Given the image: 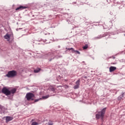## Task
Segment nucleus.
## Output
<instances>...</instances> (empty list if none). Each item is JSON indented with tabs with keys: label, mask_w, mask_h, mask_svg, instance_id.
Segmentation results:
<instances>
[{
	"label": "nucleus",
	"mask_w": 125,
	"mask_h": 125,
	"mask_svg": "<svg viewBox=\"0 0 125 125\" xmlns=\"http://www.w3.org/2000/svg\"><path fill=\"white\" fill-rule=\"evenodd\" d=\"M106 108H104L101 111H99L98 114L96 115V119H101L103 120L104 118V115H105V112H106Z\"/></svg>",
	"instance_id": "1"
},
{
	"label": "nucleus",
	"mask_w": 125,
	"mask_h": 125,
	"mask_svg": "<svg viewBox=\"0 0 125 125\" xmlns=\"http://www.w3.org/2000/svg\"><path fill=\"white\" fill-rule=\"evenodd\" d=\"M17 72H16V71L12 70L8 72L6 76L8 77V78H13L14 77H15V76H17Z\"/></svg>",
	"instance_id": "2"
},
{
	"label": "nucleus",
	"mask_w": 125,
	"mask_h": 125,
	"mask_svg": "<svg viewBox=\"0 0 125 125\" xmlns=\"http://www.w3.org/2000/svg\"><path fill=\"white\" fill-rule=\"evenodd\" d=\"M27 101H30V100H34V98L35 97V95L33 93H27L25 96Z\"/></svg>",
	"instance_id": "3"
},
{
	"label": "nucleus",
	"mask_w": 125,
	"mask_h": 125,
	"mask_svg": "<svg viewBox=\"0 0 125 125\" xmlns=\"http://www.w3.org/2000/svg\"><path fill=\"white\" fill-rule=\"evenodd\" d=\"M2 92L5 95H10L11 94V92L6 88V87H4L2 89Z\"/></svg>",
	"instance_id": "4"
},
{
	"label": "nucleus",
	"mask_w": 125,
	"mask_h": 125,
	"mask_svg": "<svg viewBox=\"0 0 125 125\" xmlns=\"http://www.w3.org/2000/svg\"><path fill=\"white\" fill-rule=\"evenodd\" d=\"M47 56L48 57V60L50 62L55 58V56L53 53H49L47 54Z\"/></svg>",
	"instance_id": "5"
},
{
	"label": "nucleus",
	"mask_w": 125,
	"mask_h": 125,
	"mask_svg": "<svg viewBox=\"0 0 125 125\" xmlns=\"http://www.w3.org/2000/svg\"><path fill=\"white\" fill-rule=\"evenodd\" d=\"M80 87V80H78L76 82V85L74 86V89H77Z\"/></svg>",
	"instance_id": "6"
},
{
	"label": "nucleus",
	"mask_w": 125,
	"mask_h": 125,
	"mask_svg": "<svg viewBox=\"0 0 125 125\" xmlns=\"http://www.w3.org/2000/svg\"><path fill=\"white\" fill-rule=\"evenodd\" d=\"M117 70V67L115 66H110L109 67V72L110 73H112V72H114V71H116Z\"/></svg>",
	"instance_id": "7"
},
{
	"label": "nucleus",
	"mask_w": 125,
	"mask_h": 125,
	"mask_svg": "<svg viewBox=\"0 0 125 125\" xmlns=\"http://www.w3.org/2000/svg\"><path fill=\"white\" fill-rule=\"evenodd\" d=\"M27 7L23 6H20L16 9V10H22V9H26Z\"/></svg>",
	"instance_id": "8"
},
{
	"label": "nucleus",
	"mask_w": 125,
	"mask_h": 125,
	"mask_svg": "<svg viewBox=\"0 0 125 125\" xmlns=\"http://www.w3.org/2000/svg\"><path fill=\"white\" fill-rule=\"evenodd\" d=\"M5 118L6 123H8V122H10V121H12V120H13V118L11 117L7 116Z\"/></svg>",
	"instance_id": "9"
},
{
	"label": "nucleus",
	"mask_w": 125,
	"mask_h": 125,
	"mask_svg": "<svg viewBox=\"0 0 125 125\" xmlns=\"http://www.w3.org/2000/svg\"><path fill=\"white\" fill-rule=\"evenodd\" d=\"M4 39H5V40H8V41H9V40H10V35L6 34L4 36Z\"/></svg>",
	"instance_id": "10"
},
{
	"label": "nucleus",
	"mask_w": 125,
	"mask_h": 125,
	"mask_svg": "<svg viewBox=\"0 0 125 125\" xmlns=\"http://www.w3.org/2000/svg\"><path fill=\"white\" fill-rule=\"evenodd\" d=\"M41 71V68H37L34 70V73H39Z\"/></svg>",
	"instance_id": "11"
},
{
	"label": "nucleus",
	"mask_w": 125,
	"mask_h": 125,
	"mask_svg": "<svg viewBox=\"0 0 125 125\" xmlns=\"http://www.w3.org/2000/svg\"><path fill=\"white\" fill-rule=\"evenodd\" d=\"M83 49H87L88 48V45L86 44L83 47Z\"/></svg>",
	"instance_id": "12"
},
{
	"label": "nucleus",
	"mask_w": 125,
	"mask_h": 125,
	"mask_svg": "<svg viewBox=\"0 0 125 125\" xmlns=\"http://www.w3.org/2000/svg\"><path fill=\"white\" fill-rule=\"evenodd\" d=\"M48 97H49V95H46V96H43L42 97V98L43 99H47V98H48Z\"/></svg>",
	"instance_id": "13"
},
{
	"label": "nucleus",
	"mask_w": 125,
	"mask_h": 125,
	"mask_svg": "<svg viewBox=\"0 0 125 125\" xmlns=\"http://www.w3.org/2000/svg\"><path fill=\"white\" fill-rule=\"evenodd\" d=\"M61 57H62V56L58 55L55 56V58H56L57 59H58V58H61Z\"/></svg>",
	"instance_id": "14"
},
{
	"label": "nucleus",
	"mask_w": 125,
	"mask_h": 125,
	"mask_svg": "<svg viewBox=\"0 0 125 125\" xmlns=\"http://www.w3.org/2000/svg\"><path fill=\"white\" fill-rule=\"evenodd\" d=\"M10 91L11 93L12 92V93H15V92H16V89H13Z\"/></svg>",
	"instance_id": "15"
},
{
	"label": "nucleus",
	"mask_w": 125,
	"mask_h": 125,
	"mask_svg": "<svg viewBox=\"0 0 125 125\" xmlns=\"http://www.w3.org/2000/svg\"><path fill=\"white\" fill-rule=\"evenodd\" d=\"M50 89L52 91H54V90H55V88L53 86H50Z\"/></svg>",
	"instance_id": "16"
},
{
	"label": "nucleus",
	"mask_w": 125,
	"mask_h": 125,
	"mask_svg": "<svg viewBox=\"0 0 125 125\" xmlns=\"http://www.w3.org/2000/svg\"><path fill=\"white\" fill-rule=\"evenodd\" d=\"M31 125H39V123L36 122H33Z\"/></svg>",
	"instance_id": "17"
},
{
	"label": "nucleus",
	"mask_w": 125,
	"mask_h": 125,
	"mask_svg": "<svg viewBox=\"0 0 125 125\" xmlns=\"http://www.w3.org/2000/svg\"><path fill=\"white\" fill-rule=\"evenodd\" d=\"M70 49H71V52H72V53H74L75 51H76V50H75V49H74V48H71Z\"/></svg>",
	"instance_id": "18"
},
{
	"label": "nucleus",
	"mask_w": 125,
	"mask_h": 125,
	"mask_svg": "<svg viewBox=\"0 0 125 125\" xmlns=\"http://www.w3.org/2000/svg\"><path fill=\"white\" fill-rule=\"evenodd\" d=\"M40 100H42V98H40L39 99H36V100H35L34 102H38V101H40Z\"/></svg>",
	"instance_id": "19"
},
{
	"label": "nucleus",
	"mask_w": 125,
	"mask_h": 125,
	"mask_svg": "<svg viewBox=\"0 0 125 125\" xmlns=\"http://www.w3.org/2000/svg\"><path fill=\"white\" fill-rule=\"evenodd\" d=\"M75 52H76L77 54H81V53L78 50H75Z\"/></svg>",
	"instance_id": "20"
},
{
	"label": "nucleus",
	"mask_w": 125,
	"mask_h": 125,
	"mask_svg": "<svg viewBox=\"0 0 125 125\" xmlns=\"http://www.w3.org/2000/svg\"><path fill=\"white\" fill-rule=\"evenodd\" d=\"M48 125H53V123H52V122H49Z\"/></svg>",
	"instance_id": "21"
},
{
	"label": "nucleus",
	"mask_w": 125,
	"mask_h": 125,
	"mask_svg": "<svg viewBox=\"0 0 125 125\" xmlns=\"http://www.w3.org/2000/svg\"><path fill=\"white\" fill-rule=\"evenodd\" d=\"M65 88H68V87H69V86L65 85Z\"/></svg>",
	"instance_id": "22"
},
{
	"label": "nucleus",
	"mask_w": 125,
	"mask_h": 125,
	"mask_svg": "<svg viewBox=\"0 0 125 125\" xmlns=\"http://www.w3.org/2000/svg\"><path fill=\"white\" fill-rule=\"evenodd\" d=\"M110 58H112V59H115L116 57H111Z\"/></svg>",
	"instance_id": "23"
},
{
	"label": "nucleus",
	"mask_w": 125,
	"mask_h": 125,
	"mask_svg": "<svg viewBox=\"0 0 125 125\" xmlns=\"http://www.w3.org/2000/svg\"><path fill=\"white\" fill-rule=\"evenodd\" d=\"M66 49H67V50H71V48H66Z\"/></svg>",
	"instance_id": "24"
},
{
	"label": "nucleus",
	"mask_w": 125,
	"mask_h": 125,
	"mask_svg": "<svg viewBox=\"0 0 125 125\" xmlns=\"http://www.w3.org/2000/svg\"><path fill=\"white\" fill-rule=\"evenodd\" d=\"M66 49H67V50H71V48H66Z\"/></svg>",
	"instance_id": "25"
},
{
	"label": "nucleus",
	"mask_w": 125,
	"mask_h": 125,
	"mask_svg": "<svg viewBox=\"0 0 125 125\" xmlns=\"http://www.w3.org/2000/svg\"><path fill=\"white\" fill-rule=\"evenodd\" d=\"M102 38H103V37H98V39H101Z\"/></svg>",
	"instance_id": "26"
},
{
	"label": "nucleus",
	"mask_w": 125,
	"mask_h": 125,
	"mask_svg": "<svg viewBox=\"0 0 125 125\" xmlns=\"http://www.w3.org/2000/svg\"><path fill=\"white\" fill-rule=\"evenodd\" d=\"M122 98L121 97H119L118 99L120 100Z\"/></svg>",
	"instance_id": "27"
}]
</instances>
